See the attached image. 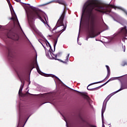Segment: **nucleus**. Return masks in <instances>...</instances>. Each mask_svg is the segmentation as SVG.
Here are the masks:
<instances>
[{"label": "nucleus", "mask_w": 127, "mask_h": 127, "mask_svg": "<svg viewBox=\"0 0 127 127\" xmlns=\"http://www.w3.org/2000/svg\"><path fill=\"white\" fill-rule=\"evenodd\" d=\"M64 16L65 11L63 12L61 17L58 20L56 26L53 30V33H55V32L57 33H58V32H61V33H62V32L64 31H65V29H66V26L63 24V19H64Z\"/></svg>", "instance_id": "1"}, {"label": "nucleus", "mask_w": 127, "mask_h": 127, "mask_svg": "<svg viewBox=\"0 0 127 127\" xmlns=\"http://www.w3.org/2000/svg\"><path fill=\"white\" fill-rule=\"evenodd\" d=\"M25 9L27 13L29 23L30 24V22H32L33 20H34L33 18V17H34V13L31 10L29 9V7H25Z\"/></svg>", "instance_id": "2"}, {"label": "nucleus", "mask_w": 127, "mask_h": 127, "mask_svg": "<svg viewBox=\"0 0 127 127\" xmlns=\"http://www.w3.org/2000/svg\"><path fill=\"white\" fill-rule=\"evenodd\" d=\"M11 8L10 7V9L11 11V14L12 15V17L11 19H12L14 21V25H18L21 29V27H20V25L19 24V22H18V20L17 19V17L16 16V14H15V12H14V10H13V8H12V6H11Z\"/></svg>", "instance_id": "3"}, {"label": "nucleus", "mask_w": 127, "mask_h": 127, "mask_svg": "<svg viewBox=\"0 0 127 127\" xmlns=\"http://www.w3.org/2000/svg\"><path fill=\"white\" fill-rule=\"evenodd\" d=\"M113 95H114V94L113 93L111 94L105 99V100L104 101L102 112H101V117H102V120L104 119V113H105V111H106V107L107 106V103H108V101L110 100V99L111 98V97H112V96H113Z\"/></svg>", "instance_id": "4"}, {"label": "nucleus", "mask_w": 127, "mask_h": 127, "mask_svg": "<svg viewBox=\"0 0 127 127\" xmlns=\"http://www.w3.org/2000/svg\"><path fill=\"white\" fill-rule=\"evenodd\" d=\"M7 37L8 38H11V39H13V40L17 41L18 40V39H19V37H18V35L16 34H12L11 35H10V34H8Z\"/></svg>", "instance_id": "5"}, {"label": "nucleus", "mask_w": 127, "mask_h": 127, "mask_svg": "<svg viewBox=\"0 0 127 127\" xmlns=\"http://www.w3.org/2000/svg\"><path fill=\"white\" fill-rule=\"evenodd\" d=\"M37 15H38L40 20L42 21V22L44 23V24H47L48 26H49V25H48V24L47 23V20L46 19V17H44V20L43 19H42V18H41V17H40V15H39L38 13H37Z\"/></svg>", "instance_id": "6"}, {"label": "nucleus", "mask_w": 127, "mask_h": 127, "mask_svg": "<svg viewBox=\"0 0 127 127\" xmlns=\"http://www.w3.org/2000/svg\"><path fill=\"white\" fill-rule=\"evenodd\" d=\"M125 89H127V84H122L121 87L120 89L116 91L115 92L113 93V95H115L116 93H118V92H120V91H122V90H125Z\"/></svg>", "instance_id": "7"}, {"label": "nucleus", "mask_w": 127, "mask_h": 127, "mask_svg": "<svg viewBox=\"0 0 127 127\" xmlns=\"http://www.w3.org/2000/svg\"><path fill=\"white\" fill-rule=\"evenodd\" d=\"M34 66H36V68L37 69V72L40 73L41 75H43V72H41L40 71V69H39V67H38V64H37V60L36 59L35 63L34 64Z\"/></svg>", "instance_id": "8"}, {"label": "nucleus", "mask_w": 127, "mask_h": 127, "mask_svg": "<svg viewBox=\"0 0 127 127\" xmlns=\"http://www.w3.org/2000/svg\"><path fill=\"white\" fill-rule=\"evenodd\" d=\"M81 95H82V96H83V98L84 99H85L86 100H87V101H90V98L89 97V96H88V95H87V93H81Z\"/></svg>", "instance_id": "9"}, {"label": "nucleus", "mask_w": 127, "mask_h": 127, "mask_svg": "<svg viewBox=\"0 0 127 127\" xmlns=\"http://www.w3.org/2000/svg\"><path fill=\"white\" fill-rule=\"evenodd\" d=\"M49 52L51 54L52 57L53 58V59H55V60H59L57 59V55H54V54L51 53V51H50V49H49Z\"/></svg>", "instance_id": "10"}, {"label": "nucleus", "mask_w": 127, "mask_h": 127, "mask_svg": "<svg viewBox=\"0 0 127 127\" xmlns=\"http://www.w3.org/2000/svg\"><path fill=\"white\" fill-rule=\"evenodd\" d=\"M70 55V54H68L67 56L65 57V60L64 61H61V62H63V63H64L66 64V63H67L69 61V56Z\"/></svg>", "instance_id": "11"}, {"label": "nucleus", "mask_w": 127, "mask_h": 127, "mask_svg": "<svg viewBox=\"0 0 127 127\" xmlns=\"http://www.w3.org/2000/svg\"><path fill=\"white\" fill-rule=\"evenodd\" d=\"M45 43L46 44L47 47H49L50 49L51 50V51H52V52H53V50H52V48L51 47V45H50V44L49 43L48 41H47V40H45Z\"/></svg>", "instance_id": "12"}, {"label": "nucleus", "mask_w": 127, "mask_h": 127, "mask_svg": "<svg viewBox=\"0 0 127 127\" xmlns=\"http://www.w3.org/2000/svg\"><path fill=\"white\" fill-rule=\"evenodd\" d=\"M55 2H57L60 4H64L65 2L63 0H56Z\"/></svg>", "instance_id": "13"}, {"label": "nucleus", "mask_w": 127, "mask_h": 127, "mask_svg": "<svg viewBox=\"0 0 127 127\" xmlns=\"http://www.w3.org/2000/svg\"><path fill=\"white\" fill-rule=\"evenodd\" d=\"M121 32L124 34H127V30L126 28H123L121 29Z\"/></svg>", "instance_id": "14"}, {"label": "nucleus", "mask_w": 127, "mask_h": 127, "mask_svg": "<svg viewBox=\"0 0 127 127\" xmlns=\"http://www.w3.org/2000/svg\"><path fill=\"white\" fill-rule=\"evenodd\" d=\"M106 67L107 69V71H108V75L107 76H108V77H110V74H111V71H110V67L109 66V65H106Z\"/></svg>", "instance_id": "15"}, {"label": "nucleus", "mask_w": 127, "mask_h": 127, "mask_svg": "<svg viewBox=\"0 0 127 127\" xmlns=\"http://www.w3.org/2000/svg\"><path fill=\"white\" fill-rule=\"evenodd\" d=\"M118 77H112L110 78L109 80H108L106 82H105L103 85H106V84H108L110 81H114V80H116V78Z\"/></svg>", "instance_id": "16"}, {"label": "nucleus", "mask_w": 127, "mask_h": 127, "mask_svg": "<svg viewBox=\"0 0 127 127\" xmlns=\"http://www.w3.org/2000/svg\"><path fill=\"white\" fill-rule=\"evenodd\" d=\"M24 85V84L21 85V86L20 87L19 92H18V94H19V95H20V94H21V92H22V89H23V86Z\"/></svg>", "instance_id": "17"}, {"label": "nucleus", "mask_w": 127, "mask_h": 127, "mask_svg": "<svg viewBox=\"0 0 127 127\" xmlns=\"http://www.w3.org/2000/svg\"><path fill=\"white\" fill-rule=\"evenodd\" d=\"M57 44V40H55V42L54 43V51H55V47H56V45Z\"/></svg>", "instance_id": "18"}, {"label": "nucleus", "mask_w": 127, "mask_h": 127, "mask_svg": "<svg viewBox=\"0 0 127 127\" xmlns=\"http://www.w3.org/2000/svg\"><path fill=\"white\" fill-rule=\"evenodd\" d=\"M48 76L50 77H52V78H54V77H55L56 78H57V79H58V80H59V78H58V77L55 76V75H54L53 74H48Z\"/></svg>", "instance_id": "19"}, {"label": "nucleus", "mask_w": 127, "mask_h": 127, "mask_svg": "<svg viewBox=\"0 0 127 127\" xmlns=\"http://www.w3.org/2000/svg\"><path fill=\"white\" fill-rule=\"evenodd\" d=\"M103 82V81H98L97 82H95L94 83H93V85H94V84H98L99 83H102Z\"/></svg>", "instance_id": "20"}, {"label": "nucleus", "mask_w": 127, "mask_h": 127, "mask_svg": "<svg viewBox=\"0 0 127 127\" xmlns=\"http://www.w3.org/2000/svg\"><path fill=\"white\" fill-rule=\"evenodd\" d=\"M102 127H105V125H104V118L102 119Z\"/></svg>", "instance_id": "21"}, {"label": "nucleus", "mask_w": 127, "mask_h": 127, "mask_svg": "<svg viewBox=\"0 0 127 127\" xmlns=\"http://www.w3.org/2000/svg\"><path fill=\"white\" fill-rule=\"evenodd\" d=\"M77 43H78L79 45H81V43H79V38H77Z\"/></svg>", "instance_id": "22"}, {"label": "nucleus", "mask_w": 127, "mask_h": 127, "mask_svg": "<svg viewBox=\"0 0 127 127\" xmlns=\"http://www.w3.org/2000/svg\"><path fill=\"white\" fill-rule=\"evenodd\" d=\"M123 49H124V52H125V51H126V46H124V47H123Z\"/></svg>", "instance_id": "23"}, {"label": "nucleus", "mask_w": 127, "mask_h": 127, "mask_svg": "<svg viewBox=\"0 0 127 127\" xmlns=\"http://www.w3.org/2000/svg\"><path fill=\"white\" fill-rule=\"evenodd\" d=\"M41 44H42V46L44 47V49H45V47L44 46V45H43L42 43H41Z\"/></svg>", "instance_id": "24"}, {"label": "nucleus", "mask_w": 127, "mask_h": 127, "mask_svg": "<svg viewBox=\"0 0 127 127\" xmlns=\"http://www.w3.org/2000/svg\"><path fill=\"white\" fill-rule=\"evenodd\" d=\"M29 85H30V83H31V82H30V78L29 77Z\"/></svg>", "instance_id": "25"}, {"label": "nucleus", "mask_w": 127, "mask_h": 127, "mask_svg": "<svg viewBox=\"0 0 127 127\" xmlns=\"http://www.w3.org/2000/svg\"><path fill=\"white\" fill-rule=\"evenodd\" d=\"M17 2H20V0H15Z\"/></svg>", "instance_id": "26"}, {"label": "nucleus", "mask_w": 127, "mask_h": 127, "mask_svg": "<svg viewBox=\"0 0 127 127\" xmlns=\"http://www.w3.org/2000/svg\"><path fill=\"white\" fill-rule=\"evenodd\" d=\"M7 2H8V3H10V1H9V0H7Z\"/></svg>", "instance_id": "27"}, {"label": "nucleus", "mask_w": 127, "mask_h": 127, "mask_svg": "<svg viewBox=\"0 0 127 127\" xmlns=\"http://www.w3.org/2000/svg\"><path fill=\"white\" fill-rule=\"evenodd\" d=\"M123 76H124V75H122V76H119V77H118V78H121V77H123Z\"/></svg>", "instance_id": "28"}, {"label": "nucleus", "mask_w": 127, "mask_h": 127, "mask_svg": "<svg viewBox=\"0 0 127 127\" xmlns=\"http://www.w3.org/2000/svg\"><path fill=\"white\" fill-rule=\"evenodd\" d=\"M64 120L65 121V122H66V123H67V121H66V120L65 119V118H64Z\"/></svg>", "instance_id": "29"}, {"label": "nucleus", "mask_w": 127, "mask_h": 127, "mask_svg": "<svg viewBox=\"0 0 127 127\" xmlns=\"http://www.w3.org/2000/svg\"><path fill=\"white\" fill-rule=\"evenodd\" d=\"M86 40H88V38H87L86 39Z\"/></svg>", "instance_id": "30"}, {"label": "nucleus", "mask_w": 127, "mask_h": 127, "mask_svg": "<svg viewBox=\"0 0 127 127\" xmlns=\"http://www.w3.org/2000/svg\"><path fill=\"white\" fill-rule=\"evenodd\" d=\"M87 89L89 90V87H87Z\"/></svg>", "instance_id": "31"}, {"label": "nucleus", "mask_w": 127, "mask_h": 127, "mask_svg": "<svg viewBox=\"0 0 127 127\" xmlns=\"http://www.w3.org/2000/svg\"><path fill=\"white\" fill-rule=\"evenodd\" d=\"M21 83H22V80H21Z\"/></svg>", "instance_id": "32"}, {"label": "nucleus", "mask_w": 127, "mask_h": 127, "mask_svg": "<svg viewBox=\"0 0 127 127\" xmlns=\"http://www.w3.org/2000/svg\"><path fill=\"white\" fill-rule=\"evenodd\" d=\"M107 77H108V76H107ZM107 77H106L105 78V79H107Z\"/></svg>", "instance_id": "33"}, {"label": "nucleus", "mask_w": 127, "mask_h": 127, "mask_svg": "<svg viewBox=\"0 0 127 127\" xmlns=\"http://www.w3.org/2000/svg\"><path fill=\"white\" fill-rule=\"evenodd\" d=\"M28 4L29 5V4Z\"/></svg>", "instance_id": "34"}]
</instances>
